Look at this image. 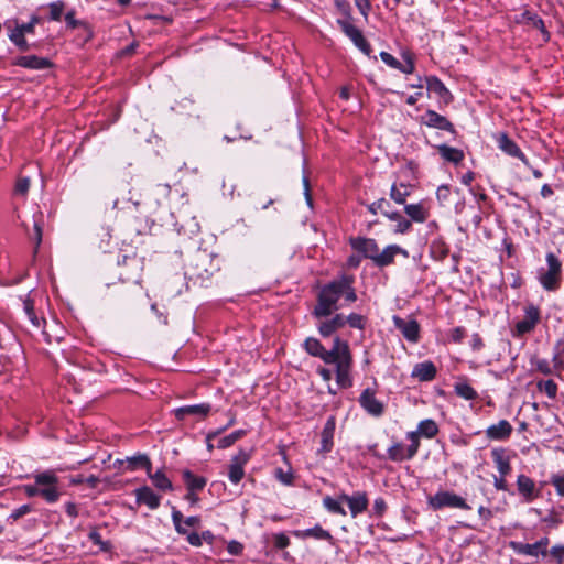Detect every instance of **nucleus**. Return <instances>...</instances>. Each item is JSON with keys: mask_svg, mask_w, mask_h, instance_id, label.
I'll return each mask as SVG.
<instances>
[{"mask_svg": "<svg viewBox=\"0 0 564 564\" xmlns=\"http://www.w3.org/2000/svg\"><path fill=\"white\" fill-rule=\"evenodd\" d=\"M465 328L464 327H455L451 332V338L454 343H460L465 337Z\"/></svg>", "mask_w": 564, "mask_h": 564, "instance_id": "60", "label": "nucleus"}, {"mask_svg": "<svg viewBox=\"0 0 564 564\" xmlns=\"http://www.w3.org/2000/svg\"><path fill=\"white\" fill-rule=\"evenodd\" d=\"M346 324L351 328L364 330L366 328L367 318L364 315L357 313H350L346 316Z\"/></svg>", "mask_w": 564, "mask_h": 564, "instance_id": "42", "label": "nucleus"}, {"mask_svg": "<svg viewBox=\"0 0 564 564\" xmlns=\"http://www.w3.org/2000/svg\"><path fill=\"white\" fill-rule=\"evenodd\" d=\"M398 253H403L405 256L408 254V252L405 250H403L401 247H399L397 245H390V246L386 247L382 251H380V250L378 251V253L373 260V263L380 268L390 265L393 263L394 257Z\"/></svg>", "mask_w": 564, "mask_h": 564, "instance_id": "22", "label": "nucleus"}, {"mask_svg": "<svg viewBox=\"0 0 564 564\" xmlns=\"http://www.w3.org/2000/svg\"><path fill=\"white\" fill-rule=\"evenodd\" d=\"M23 490L28 497H40V487L35 481L34 484L24 485Z\"/></svg>", "mask_w": 564, "mask_h": 564, "instance_id": "61", "label": "nucleus"}, {"mask_svg": "<svg viewBox=\"0 0 564 564\" xmlns=\"http://www.w3.org/2000/svg\"><path fill=\"white\" fill-rule=\"evenodd\" d=\"M403 57L405 59V64L401 63V68H399V70L404 74H412L415 68L412 57L409 54H404Z\"/></svg>", "mask_w": 564, "mask_h": 564, "instance_id": "53", "label": "nucleus"}, {"mask_svg": "<svg viewBox=\"0 0 564 564\" xmlns=\"http://www.w3.org/2000/svg\"><path fill=\"white\" fill-rule=\"evenodd\" d=\"M387 509V503L383 498L379 497L373 501V510L378 516H381Z\"/></svg>", "mask_w": 564, "mask_h": 564, "instance_id": "64", "label": "nucleus"}, {"mask_svg": "<svg viewBox=\"0 0 564 564\" xmlns=\"http://www.w3.org/2000/svg\"><path fill=\"white\" fill-rule=\"evenodd\" d=\"M317 324L318 333L322 337L327 338L346 325V316L341 313H333Z\"/></svg>", "mask_w": 564, "mask_h": 564, "instance_id": "11", "label": "nucleus"}, {"mask_svg": "<svg viewBox=\"0 0 564 564\" xmlns=\"http://www.w3.org/2000/svg\"><path fill=\"white\" fill-rule=\"evenodd\" d=\"M536 388L540 392L545 393L550 399H555L557 395V384L552 379L538 381Z\"/></svg>", "mask_w": 564, "mask_h": 564, "instance_id": "39", "label": "nucleus"}, {"mask_svg": "<svg viewBox=\"0 0 564 564\" xmlns=\"http://www.w3.org/2000/svg\"><path fill=\"white\" fill-rule=\"evenodd\" d=\"M182 477L186 489L189 491H202L207 484V479L205 477L196 476L188 469L183 470Z\"/></svg>", "mask_w": 564, "mask_h": 564, "instance_id": "30", "label": "nucleus"}, {"mask_svg": "<svg viewBox=\"0 0 564 564\" xmlns=\"http://www.w3.org/2000/svg\"><path fill=\"white\" fill-rule=\"evenodd\" d=\"M340 500L348 505L350 514L354 518L365 512L369 505L368 496L365 491H357L352 496L343 494L340 495Z\"/></svg>", "mask_w": 564, "mask_h": 564, "instance_id": "13", "label": "nucleus"}, {"mask_svg": "<svg viewBox=\"0 0 564 564\" xmlns=\"http://www.w3.org/2000/svg\"><path fill=\"white\" fill-rule=\"evenodd\" d=\"M172 521H173V524L175 527V530L178 534H182V535H187V530L185 529V527L183 525V514L180 510L173 508L172 510Z\"/></svg>", "mask_w": 564, "mask_h": 564, "instance_id": "44", "label": "nucleus"}, {"mask_svg": "<svg viewBox=\"0 0 564 564\" xmlns=\"http://www.w3.org/2000/svg\"><path fill=\"white\" fill-rule=\"evenodd\" d=\"M10 40L17 45L19 46L22 51H26L28 50V43H26V40L24 37V34L22 33L21 30H17L14 29L11 34H10Z\"/></svg>", "mask_w": 564, "mask_h": 564, "instance_id": "47", "label": "nucleus"}, {"mask_svg": "<svg viewBox=\"0 0 564 564\" xmlns=\"http://www.w3.org/2000/svg\"><path fill=\"white\" fill-rule=\"evenodd\" d=\"M243 550V546L240 542L238 541H230L227 545V551L231 554V555H239L241 554Z\"/></svg>", "mask_w": 564, "mask_h": 564, "instance_id": "62", "label": "nucleus"}, {"mask_svg": "<svg viewBox=\"0 0 564 564\" xmlns=\"http://www.w3.org/2000/svg\"><path fill=\"white\" fill-rule=\"evenodd\" d=\"M341 500L340 498L338 500L327 496L323 499L324 507L333 513L346 516L345 509L341 507Z\"/></svg>", "mask_w": 564, "mask_h": 564, "instance_id": "41", "label": "nucleus"}, {"mask_svg": "<svg viewBox=\"0 0 564 564\" xmlns=\"http://www.w3.org/2000/svg\"><path fill=\"white\" fill-rule=\"evenodd\" d=\"M48 8H50L51 20L59 21L62 18L64 8H65L64 2L61 0L54 1V2L50 3Z\"/></svg>", "mask_w": 564, "mask_h": 564, "instance_id": "46", "label": "nucleus"}, {"mask_svg": "<svg viewBox=\"0 0 564 564\" xmlns=\"http://www.w3.org/2000/svg\"><path fill=\"white\" fill-rule=\"evenodd\" d=\"M411 194L410 186L400 183L399 185L393 184L390 191V197L397 203V204H404L406 197Z\"/></svg>", "mask_w": 564, "mask_h": 564, "instance_id": "38", "label": "nucleus"}, {"mask_svg": "<svg viewBox=\"0 0 564 564\" xmlns=\"http://www.w3.org/2000/svg\"><path fill=\"white\" fill-rule=\"evenodd\" d=\"M545 261L546 268L539 269L538 280L545 291L554 292L561 286L562 262L553 252L546 253Z\"/></svg>", "mask_w": 564, "mask_h": 564, "instance_id": "3", "label": "nucleus"}, {"mask_svg": "<svg viewBox=\"0 0 564 564\" xmlns=\"http://www.w3.org/2000/svg\"><path fill=\"white\" fill-rule=\"evenodd\" d=\"M30 511H31V507L29 505H22L11 512L10 519L15 521V520L20 519L21 517L28 514Z\"/></svg>", "mask_w": 564, "mask_h": 564, "instance_id": "54", "label": "nucleus"}, {"mask_svg": "<svg viewBox=\"0 0 564 564\" xmlns=\"http://www.w3.org/2000/svg\"><path fill=\"white\" fill-rule=\"evenodd\" d=\"M354 284L355 276L346 273L324 284L317 293L313 317L322 319L337 312L344 306L339 303L340 299H344L345 304L356 302L358 296Z\"/></svg>", "mask_w": 564, "mask_h": 564, "instance_id": "2", "label": "nucleus"}, {"mask_svg": "<svg viewBox=\"0 0 564 564\" xmlns=\"http://www.w3.org/2000/svg\"><path fill=\"white\" fill-rule=\"evenodd\" d=\"M335 4L337 9L346 17V19L350 20V4L346 0H336Z\"/></svg>", "mask_w": 564, "mask_h": 564, "instance_id": "57", "label": "nucleus"}, {"mask_svg": "<svg viewBox=\"0 0 564 564\" xmlns=\"http://www.w3.org/2000/svg\"><path fill=\"white\" fill-rule=\"evenodd\" d=\"M295 535L299 538H314L317 540H332V534L324 530L321 525L316 524L314 528L304 530V531H296Z\"/></svg>", "mask_w": 564, "mask_h": 564, "instance_id": "36", "label": "nucleus"}, {"mask_svg": "<svg viewBox=\"0 0 564 564\" xmlns=\"http://www.w3.org/2000/svg\"><path fill=\"white\" fill-rule=\"evenodd\" d=\"M336 420L334 416H329L323 427L321 434V448L322 453H329L333 448V440L335 434Z\"/></svg>", "mask_w": 564, "mask_h": 564, "instance_id": "24", "label": "nucleus"}, {"mask_svg": "<svg viewBox=\"0 0 564 564\" xmlns=\"http://www.w3.org/2000/svg\"><path fill=\"white\" fill-rule=\"evenodd\" d=\"M34 481L40 487V497L48 503H54L61 498L59 479L52 469L33 475Z\"/></svg>", "mask_w": 564, "mask_h": 564, "instance_id": "5", "label": "nucleus"}, {"mask_svg": "<svg viewBox=\"0 0 564 564\" xmlns=\"http://www.w3.org/2000/svg\"><path fill=\"white\" fill-rule=\"evenodd\" d=\"M510 546L517 554L527 555V556H546L542 549H539L536 543H522V542H511Z\"/></svg>", "mask_w": 564, "mask_h": 564, "instance_id": "34", "label": "nucleus"}, {"mask_svg": "<svg viewBox=\"0 0 564 564\" xmlns=\"http://www.w3.org/2000/svg\"><path fill=\"white\" fill-rule=\"evenodd\" d=\"M381 61L390 66L391 68L398 69L401 68V62H399L393 55H391L388 52H381L380 53Z\"/></svg>", "mask_w": 564, "mask_h": 564, "instance_id": "49", "label": "nucleus"}, {"mask_svg": "<svg viewBox=\"0 0 564 564\" xmlns=\"http://www.w3.org/2000/svg\"><path fill=\"white\" fill-rule=\"evenodd\" d=\"M349 243L354 250L361 253L365 258L375 260L379 246L375 239L365 238V237H352L349 240Z\"/></svg>", "mask_w": 564, "mask_h": 564, "instance_id": "12", "label": "nucleus"}, {"mask_svg": "<svg viewBox=\"0 0 564 564\" xmlns=\"http://www.w3.org/2000/svg\"><path fill=\"white\" fill-rule=\"evenodd\" d=\"M436 373L437 369L435 365L432 361L426 360L414 365L411 376L419 381L424 382L432 381L436 377Z\"/></svg>", "mask_w": 564, "mask_h": 564, "instance_id": "21", "label": "nucleus"}, {"mask_svg": "<svg viewBox=\"0 0 564 564\" xmlns=\"http://www.w3.org/2000/svg\"><path fill=\"white\" fill-rule=\"evenodd\" d=\"M425 83L427 90L434 93L444 104L452 102L453 95L438 77L429 76L425 78Z\"/></svg>", "mask_w": 564, "mask_h": 564, "instance_id": "20", "label": "nucleus"}, {"mask_svg": "<svg viewBox=\"0 0 564 564\" xmlns=\"http://www.w3.org/2000/svg\"><path fill=\"white\" fill-rule=\"evenodd\" d=\"M551 484L555 488L557 495L564 497V474L553 475L551 477Z\"/></svg>", "mask_w": 564, "mask_h": 564, "instance_id": "51", "label": "nucleus"}, {"mask_svg": "<svg viewBox=\"0 0 564 564\" xmlns=\"http://www.w3.org/2000/svg\"><path fill=\"white\" fill-rule=\"evenodd\" d=\"M470 347L474 351H479L485 347L484 340L478 333L473 334Z\"/></svg>", "mask_w": 564, "mask_h": 564, "instance_id": "58", "label": "nucleus"}, {"mask_svg": "<svg viewBox=\"0 0 564 564\" xmlns=\"http://www.w3.org/2000/svg\"><path fill=\"white\" fill-rule=\"evenodd\" d=\"M212 410V406L209 403H200V404H193V405H184L181 408L175 409L174 415L177 420L183 421L186 416L193 415L198 417H206Z\"/></svg>", "mask_w": 564, "mask_h": 564, "instance_id": "18", "label": "nucleus"}, {"mask_svg": "<svg viewBox=\"0 0 564 564\" xmlns=\"http://www.w3.org/2000/svg\"><path fill=\"white\" fill-rule=\"evenodd\" d=\"M523 17L527 18L528 21L531 22L533 28L540 30L545 35L546 40L549 39V33L545 30V24H544V22H543V20L541 18H539L536 14H533V13H530V12H525L523 14Z\"/></svg>", "mask_w": 564, "mask_h": 564, "instance_id": "45", "label": "nucleus"}, {"mask_svg": "<svg viewBox=\"0 0 564 564\" xmlns=\"http://www.w3.org/2000/svg\"><path fill=\"white\" fill-rule=\"evenodd\" d=\"M513 431L512 425L507 420H500L496 424L489 425L485 433L489 441H506L510 437Z\"/></svg>", "mask_w": 564, "mask_h": 564, "instance_id": "15", "label": "nucleus"}, {"mask_svg": "<svg viewBox=\"0 0 564 564\" xmlns=\"http://www.w3.org/2000/svg\"><path fill=\"white\" fill-rule=\"evenodd\" d=\"M337 24L344 34L367 56H370L372 48L369 42L362 35V32L355 26L348 19H338Z\"/></svg>", "mask_w": 564, "mask_h": 564, "instance_id": "8", "label": "nucleus"}, {"mask_svg": "<svg viewBox=\"0 0 564 564\" xmlns=\"http://www.w3.org/2000/svg\"><path fill=\"white\" fill-rule=\"evenodd\" d=\"M43 225H44V215L41 212L33 215V223H32L31 228H29L26 225H24L25 231H26L29 238L34 241L36 249L39 248V246L42 242Z\"/></svg>", "mask_w": 564, "mask_h": 564, "instance_id": "25", "label": "nucleus"}, {"mask_svg": "<svg viewBox=\"0 0 564 564\" xmlns=\"http://www.w3.org/2000/svg\"><path fill=\"white\" fill-rule=\"evenodd\" d=\"M412 432L415 433L417 440H420V436L433 438L438 434L440 429L434 420L425 419L417 424L416 431Z\"/></svg>", "mask_w": 564, "mask_h": 564, "instance_id": "29", "label": "nucleus"}, {"mask_svg": "<svg viewBox=\"0 0 564 564\" xmlns=\"http://www.w3.org/2000/svg\"><path fill=\"white\" fill-rule=\"evenodd\" d=\"M422 121L430 128L454 132L453 123L446 117L437 113L434 110H426L422 117Z\"/></svg>", "mask_w": 564, "mask_h": 564, "instance_id": "17", "label": "nucleus"}, {"mask_svg": "<svg viewBox=\"0 0 564 564\" xmlns=\"http://www.w3.org/2000/svg\"><path fill=\"white\" fill-rule=\"evenodd\" d=\"M384 216L397 223L394 231L398 234H405L411 228V221L398 212H384Z\"/></svg>", "mask_w": 564, "mask_h": 564, "instance_id": "37", "label": "nucleus"}, {"mask_svg": "<svg viewBox=\"0 0 564 564\" xmlns=\"http://www.w3.org/2000/svg\"><path fill=\"white\" fill-rule=\"evenodd\" d=\"M355 4L360 11V13L367 19L368 13L371 9V3L369 0H355Z\"/></svg>", "mask_w": 564, "mask_h": 564, "instance_id": "56", "label": "nucleus"}, {"mask_svg": "<svg viewBox=\"0 0 564 564\" xmlns=\"http://www.w3.org/2000/svg\"><path fill=\"white\" fill-rule=\"evenodd\" d=\"M436 149H437L440 155L442 156V159L446 162L458 164L465 158L463 150L449 147L447 144H438L436 147Z\"/></svg>", "mask_w": 564, "mask_h": 564, "instance_id": "28", "label": "nucleus"}, {"mask_svg": "<svg viewBox=\"0 0 564 564\" xmlns=\"http://www.w3.org/2000/svg\"><path fill=\"white\" fill-rule=\"evenodd\" d=\"M14 65L29 69H46L51 67L52 64L50 59L45 57H40L36 55H24L19 56L15 59Z\"/></svg>", "mask_w": 564, "mask_h": 564, "instance_id": "23", "label": "nucleus"}, {"mask_svg": "<svg viewBox=\"0 0 564 564\" xmlns=\"http://www.w3.org/2000/svg\"><path fill=\"white\" fill-rule=\"evenodd\" d=\"M455 393L467 401H473L478 398L477 391L468 383L466 378H459L454 384Z\"/></svg>", "mask_w": 564, "mask_h": 564, "instance_id": "32", "label": "nucleus"}, {"mask_svg": "<svg viewBox=\"0 0 564 564\" xmlns=\"http://www.w3.org/2000/svg\"><path fill=\"white\" fill-rule=\"evenodd\" d=\"M303 346L311 356L321 358L327 365L336 366V382L340 388L346 389L352 386L350 377L352 356L348 341L336 336L333 339L332 349L327 350L317 338L308 337Z\"/></svg>", "mask_w": 564, "mask_h": 564, "instance_id": "1", "label": "nucleus"}, {"mask_svg": "<svg viewBox=\"0 0 564 564\" xmlns=\"http://www.w3.org/2000/svg\"><path fill=\"white\" fill-rule=\"evenodd\" d=\"M88 536L94 544L99 545L102 550L108 549V544L101 540V535L98 531L93 530Z\"/></svg>", "mask_w": 564, "mask_h": 564, "instance_id": "59", "label": "nucleus"}, {"mask_svg": "<svg viewBox=\"0 0 564 564\" xmlns=\"http://www.w3.org/2000/svg\"><path fill=\"white\" fill-rule=\"evenodd\" d=\"M359 403L372 416H380L383 413L384 406L382 402L376 398L375 392L370 389H365L361 392Z\"/></svg>", "mask_w": 564, "mask_h": 564, "instance_id": "14", "label": "nucleus"}, {"mask_svg": "<svg viewBox=\"0 0 564 564\" xmlns=\"http://www.w3.org/2000/svg\"><path fill=\"white\" fill-rule=\"evenodd\" d=\"M247 434V431L246 430H237V431H234L232 433L221 437L219 441H218V448H227V447H230L231 445H234L238 440H240L241 437H243L245 435Z\"/></svg>", "mask_w": 564, "mask_h": 564, "instance_id": "40", "label": "nucleus"}, {"mask_svg": "<svg viewBox=\"0 0 564 564\" xmlns=\"http://www.w3.org/2000/svg\"><path fill=\"white\" fill-rule=\"evenodd\" d=\"M250 459V454L243 449H240L235 456H232L228 466V478L237 485L245 477V466Z\"/></svg>", "mask_w": 564, "mask_h": 564, "instance_id": "9", "label": "nucleus"}, {"mask_svg": "<svg viewBox=\"0 0 564 564\" xmlns=\"http://www.w3.org/2000/svg\"><path fill=\"white\" fill-rule=\"evenodd\" d=\"M30 178L26 176H21L17 180L15 186H14V194L18 196L25 197L29 189H30Z\"/></svg>", "mask_w": 564, "mask_h": 564, "instance_id": "43", "label": "nucleus"}, {"mask_svg": "<svg viewBox=\"0 0 564 564\" xmlns=\"http://www.w3.org/2000/svg\"><path fill=\"white\" fill-rule=\"evenodd\" d=\"M394 327L400 330L403 337L411 343H417L420 339V325L416 319H404L394 315L392 317Z\"/></svg>", "mask_w": 564, "mask_h": 564, "instance_id": "10", "label": "nucleus"}, {"mask_svg": "<svg viewBox=\"0 0 564 564\" xmlns=\"http://www.w3.org/2000/svg\"><path fill=\"white\" fill-rule=\"evenodd\" d=\"M274 546L279 550H283L290 545V539L285 533H275L273 535Z\"/></svg>", "mask_w": 564, "mask_h": 564, "instance_id": "50", "label": "nucleus"}, {"mask_svg": "<svg viewBox=\"0 0 564 564\" xmlns=\"http://www.w3.org/2000/svg\"><path fill=\"white\" fill-rule=\"evenodd\" d=\"M410 442L409 445H404L400 441H393L387 449V458L394 463H402L412 459L419 452L421 442L417 440L415 433L408 432L405 435Z\"/></svg>", "mask_w": 564, "mask_h": 564, "instance_id": "4", "label": "nucleus"}, {"mask_svg": "<svg viewBox=\"0 0 564 564\" xmlns=\"http://www.w3.org/2000/svg\"><path fill=\"white\" fill-rule=\"evenodd\" d=\"M549 554L555 561L556 564H563L564 563V544L553 545L550 549Z\"/></svg>", "mask_w": 564, "mask_h": 564, "instance_id": "48", "label": "nucleus"}, {"mask_svg": "<svg viewBox=\"0 0 564 564\" xmlns=\"http://www.w3.org/2000/svg\"><path fill=\"white\" fill-rule=\"evenodd\" d=\"M153 486L161 491H172L173 485L172 481L167 478L163 469H158L156 471H152V467L150 468V474H147Z\"/></svg>", "mask_w": 564, "mask_h": 564, "instance_id": "31", "label": "nucleus"}, {"mask_svg": "<svg viewBox=\"0 0 564 564\" xmlns=\"http://www.w3.org/2000/svg\"><path fill=\"white\" fill-rule=\"evenodd\" d=\"M507 476L499 475L498 477H494V486L497 490L507 491L508 490V484L506 480Z\"/></svg>", "mask_w": 564, "mask_h": 564, "instance_id": "63", "label": "nucleus"}, {"mask_svg": "<svg viewBox=\"0 0 564 564\" xmlns=\"http://www.w3.org/2000/svg\"><path fill=\"white\" fill-rule=\"evenodd\" d=\"M534 369L543 375H551L552 367L546 359H536L534 362Z\"/></svg>", "mask_w": 564, "mask_h": 564, "instance_id": "52", "label": "nucleus"}, {"mask_svg": "<svg viewBox=\"0 0 564 564\" xmlns=\"http://www.w3.org/2000/svg\"><path fill=\"white\" fill-rule=\"evenodd\" d=\"M498 147L501 151H503L506 154L520 159L527 166H530V163L524 155V153L521 151V149L517 145V143L511 140L507 133H500L498 139Z\"/></svg>", "mask_w": 564, "mask_h": 564, "instance_id": "16", "label": "nucleus"}, {"mask_svg": "<svg viewBox=\"0 0 564 564\" xmlns=\"http://www.w3.org/2000/svg\"><path fill=\"white\" fill-rule=\"evenodd\" d=\"M427 503L433 510H440L446 507L463 510L470 509V506L465 501L464 498L453 491L446 490H441L437 491L434 496H430Z\"/></svg>", "mask_w": 564, "mask_h": 564, "instance_id": "6", "label": "nucleus"}, {"mask_svg": "<svg viewBox=\"0 0 564 564\" xmlns=\"http://www.w3.org/2000/svg\"><path fill=\"white\" fill-rule=\"evenodd\" d=\"M404 212L415 223H424L430 216L423 203L405 205Z\"/></svg>", "mask_w": 564, "mask_h": 564, "instance_id": "33", "label": "nucleus"}, {"mask_svg": "<svg viewBox=\"0 0 564 564\" xmlns=\"http://www.w3.org/2000/svg\"><path fill=\"white\" fill-rule=\"evenodd\" d=\"M135 500L139 505H145L149 509L155 510L160 507L161 497L149 486H142L134 490Z\"/></svg>", "mask_w": 564, "mask_h": 564, "instance_id": "19", "label": "nucleus"}, {"mask_svg": "<svg viewBox=\"0 0 564 564\" xmlns=\"http://www.w3.org/2000/svg\"><path fill=\"white\" fill-rule=\"evenodd\" d=\"M491 457L499 475L508 476L511 471V464L506 451L503 448H495L491 451Z\"/></svg>", "mask_w": 564, "mask_h": 564, "instance_id": "27", "label": "nucleus"}, {"mask_svg": "<svg viewBox=\"0 0 564 564\" xmlns=\"http://www.w3.org/2000/svg\"><path fill=\"white\" fill-rule=\"evenodd\" d=\"M540 308L534 304H528L524 307V317L523 319L516 323L514 328L512 329V335L516 337H521L525 334L531 333L540 323Z\"/></svg>", "mask_w": 564, "mask_h": 564, "instance_id": "7", "label": "nucleus"}, {"mask_svg": "<svg viewBox=\"0 0 564 564\" xmlns=\"http://www.w3.org/2000/svg\"><path fill=\"white\" fill-rule=\"evenodd\" d=\"M517 487L519 494L525 501L530 502L536 497L535 482L527 475H519L517 478Z\"/></svg>", "mask_w": 564, "mask_h": 564, "instance_id": "26", "label": "nucleus"}, {"mask_svg": "<svg viewBox=\"0 0 564 564\" xmlns=\"http://www.w3.org/2000/svg\"><path fill=\"white\" fill-rule=\"evenodd\" d=\"M387 204H388V202L384 198H380V199L373 202L372 204H370L368 206V209L372 214H377L378 212H381L384 215L386 210L383 209V206Z\"/></svg>", "mask_w": 564, "mask_h": 564, "instance_id": "55", "label": "nucleus"}, {"mask_svg": "<svg viewBox=\"0 0 564 564\" xmlns=\"http://www.w3.org/2000/svg\"><path fill=\"white\" fill-rule=\"evenodd\" d=\"M127 464L128 470L134 471L138 468H144L147 474H150V468L152 467V463L145 454H139L132 457H128Z\"/></svg>", "mask_w": 564, "mask_h": 564, "instance_id": "35", "label": "nucleus"}]
</instances>
